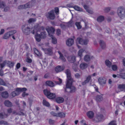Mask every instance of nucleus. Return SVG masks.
Masks as SVG:
<instances>
[{
	"mask_svg": "<svg viewBox=\"0 0 125 125\" xmlns=\"http://www.w3.org/2000/svg\"><path fill=\"white\" fill-rule=\"evenodd\" d=\"M35 37L36 41L38 42H40L41 41V39H42L41 35L38 33H37L35 34Z\"/></svg>",
	"mask_w": 125,
	"mask_h": 125,
	"instance_id": "b1692460",
	"label": "nucleus"
},
{
	"mask_svg": "<svg viewBox=\"0 0 125 125\" xmlns=\"http://www.w3.org/2000/svg\"><path fill=\"white\" fill-rule=\"evenodd\" d=\"M67 25V27H71L73 25V21L72 20L68 22H64Z\"/></svg>",
	"mask_w": 125,
	"mask_h": 125,
	"instance_id": "f704fd0d",
	"label": "nucleus"
},
{
	"mask_svg": "<svg viewBox=\"0 0 125 125\" xmlns=\"http://www.w3.org/2000/svg\"><path fill=\"white\" fill-rule=\"evenodd\" d=\"M109 125H116V124L115 123L114 121H112L109 124Z\"/></svg>",
	"mask_w": 125,
	"mask_h": 125,
	"instance_id": "774afa93",
	"label": "nucleus"
},
{
	"mask_svg": "<svg viewBox=\"0 0 125 125\" xmlns=\"http://www.w3.org/2000/svg\"><path fill=\"white\" fill-rule=\"evenodd\" d=\"M80 66L81 69L83 70L87 67V64L84 63H83L80 64Z\"/></svg>",
	"mask_w": 125,
	"mask_h": 125,
	"instance_id": "bb28decb",
	"label": "nucleus"
},
{
	"mask_svg": "<svg viewBox=\"0 0 125 125\" xmlns=\"http://www.w3.org/2000/svg\"><path fill=\"white\" fill-rule=\"evenodd\" d=\"M67 7H68L73 8V4L72 3H71L69 4H67Z\"/></svg>",
	"mask_w": 125,
	"mask_h": 125,
	"instance_id": "69168bd1",
	"label": "nucleus"
},
{
	"mask_svg": "<svg viewBox=\"0 0 125 125\" xmlns=\"http://www.w3.org/2000/svg\"><path fill=\"white\" fill-rule=\"evenodd\" d=\"M73 69L75 72H76L77 71L78 68L77 65L75 63H74L73 65Z\"/></svg>",
	"mask_w": 125,
	"mask_h": 125,
	"instance_id": "a19ab883",
	"label": "nucleus"
},
{
	"mask_svg": "<svg viewBox=\"0 0 125 125\" xmlns=\"http://www.w3.org/2000/svg\"><path fill=\"white\" fill-rule=\"evenodd\" d=\"M73 8L75 10L78 11H83V9H82L78 6L75 5L73 6Z\"/></svg>",
	"mask_w": 125,
	"mask_h": 125,
	"instance_id": "7c9ffc66",
	"label": "nucleus"
},
{
	"mask_svg": "<svg viewBox=\"0 0 125 125\" xmlns=\"http://www.w3.org/2000/svg\"><path fill=\"white\" fill-rule=\"evenodd\" d=\"M105 63L106 66L109 68H110L111 67L112 63L108 60H106L105 62Z\"/></svg>",
	"mask_w": 125,
	"mask_h": 125,
	"instance_id": "72a5a7b5",
	"label": "nucleus"
},
{
	"mask_svg": "<svg viewBox=\"0 0 125 125\" xmlns=\"http://www.w3.org/2000/svg\"><path fill=\"white\" fill-rule=\"evenodd\" d=\"M4 104L6 106L8 107H11L13 106L11 102L8 100H5L4 102Z\"/></svg>",
	"mask_w": 125,
	"mask_h": 125,
	"instance_id": "f3484780",
	"label": "nucleus"
},
{
	"mask_svg": "<svg viewBox=\"0 0 125 125\" xmlns=\"http://www.w3.org/2000/svg\"><path fill=\"white\" fill-rule=\"evenodd\" d=\"M61 33V30L59 29H57L56 31V34L57 35H59Z\"/></svg>",
	"mask_w": 125,
	"mask_h": 125,
	"instance_id": "338daca9",
	"label": "nucleus"
},
{
	"mask_svg": "<svg viewBox=\"0 0 125 125\" xmlns=\"http://www.w3.org/2000/svg\"><path fill=\"white\" fill-rule=\"evenodd\" d=\"M117 12L118 16L121 18L124 17L125 15V9L122 7L119 8Z\"/></svg>",
	"mask_w": 125,
	"mask_h": 125,
	"instance_id": "20e7f679",
	"label": "nucleus"
},
{
	"mask_svg": "<svg viewBox=\"0 0 125 125\" xmlns=\"http://www.w3.org/2000/svg\"><path fill=\"white\" fill-rule=\"evenodd\" d=\"M0 84L3 85H6V84L4 81L2 79L0 78Z\"/></svg>",
	"mask_w": 125,
	"mask_h": 125,
	"instance_id": "3c124183",
	"label": "nucleus"
},
{
	"mask_svg": "<svg viewBox=\"0 0 125 125\" xmlns=\"http://www.w3.org/2000/svg\"><path fill=\"white\" fill-rule=\"evenodd\" d=\"M58 52L60 55V57H59L60 59L62 60V61L65 62L66 61V60L62 53L60 51H58Z\"/></svg>",
	"mask_w": 125,
	"mask_h": 125,
	"instance_id": "5701e85b",
	"label": "nucleus"
},
{
	"mask_svg": "<svg viewBox=\"0 0 125 125\" xmlns=\"http://www.w3.org/2000/svg\"><path fill=\"white\" fill-rule=\"evenodd\" d=\"M74 41L71 38H69L66 41V44L67 45L69 46H70L74 44Z\"/></svg>",
	"mask_w": 125,
	"mask_h": 125,
	"instance_id": "f8f14e48",
	"label": "nucleus"
},
{
	"mask_svg": "<svg viewBox=\"0 0 125 125\" xmlns=\"http://www.w3.org/2000/svg\"><path fill=\"white\" fill-rule=\"evenodd\" d=\"M27 77H28L29 80L31 81L32 80V77L31 76V75L29 74H28L27 75Z\"/></svg>",
	"mask_w": 125,
	"mask_h": 125,
	"instance_id": "bf43d9fd",
	"label": "nucleus"
},
{
	"mask_svg": "<svg viewBox=\"0 0 125 125\" xmlns=\"http://www.w3.org/2000/svg\"><path fill=\"white\" fill-rule=\"evenodd\" d=\"M49 123L50 125H53L55 123V121L54 120H53L51 119H49Z\"/></svg>",
	"mask_w": 125,
	"mask_h": 125,
	"instance_id": "603ef678",
	"label": "nucleus"
},
{
	"mask_svg": "<svg viewBox=\"0 0 125 125\" xmlns=\"http://www.w3.org/2000/svg\"><path fill=\"white\" fill-rule=\"evenodd\" d=\"M22 30L23 32L25 35L29 34L30 33V28L27 25H23L22 27Z\"/></svg>",
	"mask_w": 125,
	"mask_h": 125,
	"instance_id": "39448f33",
	"label": "nucleus"
},
{
	"mask_svg": "<svg viewBox=\"0 0 125 125\" xmlns=\"http://www.w3.org/2000/svg\"><path fill=\"white\" fill-rule=\"evenodd\" d=\"M73 81H71L67 82L66 84V88L65 89L66 92L68 93H73L74 92L76 91V88L72 86V84Z\"/></svg>",
	"mask_w": 125,
	"mask_h": 125,
	"instance_id": "f257e3e1",
	"label": "nucleus"
},
{
	"mask_svg": "<svg viewBox=\"0 0 125 125\" xmlns=\"http://www.w3.org/2000/svg\"><path fill=\"white\" fill-rule=\"evenodd\" d=\"M49 36H50L51 35H53L55 31L54 29L52 27H51L49 28L47 30Z\"/></svg>",
	"mask_w": 125,
	"mask_h": 125,
	"instance_id": "ddd939ff",
	"label": "nucleus"
},
{
	"mask_svg": "<svg viewBox=\"0 0 125 125\" xmlns=\"http://www.w3.org/2000/svg\"><path fill=\"white\" fill-rule=\"evenodd\" d=\"M65 73L67 75V82L71 81V83L72 81H73V79L71 76L70 70L69 69L66 70L65 71Z\"/></svg>",
	"mask_w": 125,
	"mask_h": 125,
	"instance_id": "423d86ee",
	"label": "nucleus"
},
{
	"mask_svg": "<svg viewBox=\"0 0 125 125\" xmlns=\"http://www.w3.org/2000/svg\"><path fill=\"white\" fill-rule=\"evenodd\" d=\"M84 51L83 49H80L78 52V55L80 57H81L82 55V53Z\"/></svg>",
	"mask_w": 125,
	"mask_h": 125,
	"instance_id": "4c0bfd02",
	"label": "nucleus"
},
{
	"mask_svg": "<svg viewBox=\"0 0 125 125\" xmlns=\"http://www.w3.org/2000/svg\"><path fill=\"white\" fill-rule=\"evenodd\" d=\"M42 103L43 104L49 107L50 106V104L49 102L43 99Z\"/></svg>",
	"mask_w": 125,
	"mask_h": 125,
	"instance_id": "ea45409f",
	"label": "nucleus"
},
{
	"mask_svg": "<svg viewBox=\"0 0 125 125\" xmlns=\"http://www.w3.org/2000/svg\"><path fill=\"white\" fill-rule=\"evenodd\" d=\"M88 41H89L88 39L83 40V44L86 45L87 44Z\"/></svg>",
	"mask_w": 125,
	"mask_h": 125,
	"instance_id": "864d4df0",
	"label": "nucleus"
},
{
	"mask_svg": "<svg viewBox=\"0 0 125 125\" xmlns=\"http://www.w3.org/2000/svg\"><path fill=\"white\" fill-rule=\"evenodd\" d=\"M57 114V117H59L61 118L64 117L65 115V114L62 112L58 113Z\"/></svg>",
	"mask_w": 125,
	"mask_h": 125,
	"instance_id": "2f4dec72",
	"label": "nucleus"
},
{
	"mask_svg": "<svg viewBox=\"0 0 125 125\" xmlns=\"http://www.w3.org/2000/svg\"><path fill=\"white\" fill-rule=\"evenodd\" d=\"M75 76L77 78H79L81 77V75L78 73H76L75 75Z\"/></svg>",
	"mask_w": 125,
	"mask_h": 125,
	"instance_id": "e2e57ef3",
	"label": "nucleus"
},
{
	"mask_svg": "<svg viewBox=\"0 0 125 125\" xmlns=\"http://www.w3.org/2000/svg\"><path fill=\"white\" fill-rule=\"evenodd\" d=\"M118 88L120 91H125V84H119Z\"/></svg>",
	"mask_w": 125,
	"mask_h": 125,
	"instance_id": "412c9836",
	"label": "nucleus"
},
{
	"mask_svg": "<svg viewBox=\"0 0 125 125\" xmlns=\"http://www.w3.org/2000/svg\"><path fill=\"white\" fill-rule=\"evenodd\" d=\"M26 62L28 63H31L32 62V60L28 56L27 58Z\"/></svg>",
	"mask_w": 125,
	"mask_h": 125,
	"instance_id": "13d9d810",
	"label": "nucleus"
},
{
	"mask_svg": "<svg viewBox=\"0 0 125 125\" xmlns=\"http://www.w3.org/2000/svg\"><path fill=\"white\" fill-rule=\"evenodd\" d=\"M75 25L77 27L78 29H80L81 28V26L80 25V22H77L75 23Z\"/></svg>",
	"mask_w": 125,
	"mask_h": 125,
	"instance_id": "49530a36",
	"label": "nucleus"
},
{
	"mask_svg": "<svg viewBox=\"0 0 125 125\" xmlns=\"http://www.w3.org/2000/svg\"><path fill=\"white\" fill-rule=\"evenodd\" d=\"M94 58L93 56L90 57L89 55H86L84 57V59L85 62H88L89 61L90 59H92Z\"/></svg>",
	"mask_w": 125,
	"mask_h": 125,
	"instance_id": "4be33fe9",
	"label": "nucleus"
},
{
	"mask_svg": "<svg viewBox=\"0 0 125 125\" xmlns=\"http://www.w3.org/2000/svg\"><path fill=\"white\" fill-rule=\"evenodd\" d=\"M91 75H89L87 76L86 78V79L85 80L88 83L90 80L91 79Z\"/></svg>",
	"mask_w": 125,
	"mask_h": 125,
	"instance_id": "6e6d98bb",
	"label": "nucleus"
},
{
	"mask_svg": "<svg viewBox=\"0 0 125 125\" xmlns=\"http://www.w3.org/2000/svg\"><path fill=\"white\" fill-rule=\"evenodd\" d=\"M29 95L28 93H26L25 92H24L22 94V96L23 97H24L26 96H27Z\"/></svg>",
	"mask_w": 125,
	"mask_h": 125,
	"instance_id": "0e129e2a",
	"label": "nucleus"
},
{
	"mask_svg": "<svg viewBox=\"0 0 125 125\" xmlns=\"http://www.w3.org/2000/svg\"><path fill=\"white\" fill-rule=\"evenodd\" d=\"M110 10V8L109 7L105 8L104 10L105 12H108Z\"/></svg>",
	"mask_w": 125,
	"mask_h": 125,
	"instance_id": "680f3d73",
	"label": "nucleus"
},
{
	"mask_svg": "<svg viewBox=\"0 0 125 125\" xmlns=\"http://www.w3.org/2000/svg\"><path fill=\"white\" fill-rule=\"evenodd\" d=\"M55 11L56 14H58L59 12V9L58 7H56L55 8Z\"/></svg>",
	"mask_w": 125,
	"mask_h": 125,
	"instance_id": "052dcab7",
	"label": "nucleus"
},
{
	"mask_svg": "<svg viewBox=\"0 0 125 125\" xmlns=\"http://www.w3.org/2000/svg\"><path fill=\"white\" fill-rule=\"evenodd\" d=\"M27 90L26 88H17L16 89L15 91L12 92L11 93V95L13 97L18 95L20 94V92L23 91H26Z\"/></svg>",
	"mask_w": 125,
	"mask_h": 125,
	"instance_id": "f03ea898",
	"label": "nucleus"
},
{
	"mask_svg": "<svg viewBox=\"0 0 125 125\" xmlns=\"http://www.w3.org/2000/svg\"><path fill=\"white\" fill-rule=\"evenodd\" d=\"M6 4L3 1L0 2V8H3L5 7Z\"/></svg>",
	"mask_w": 125,
	"mask_h": 125,
	"instance_id": "79ce46f5",
	"label": "nucleus"
},
{
	"mask_svg": "<svg viewBox=\"0 0 125 125\" xmlns=\"http://www.w3.org/2000/svg\"><path fill=\"white\" fill-rule=\"evenodd\" d=\"M31 2H29L24 5H21L18 7L19 9H24L30 8L31 7Z\"/></svg>",
	"mask_w": 125,
	"mask_h": 125,
	"instance_id": "9d476101",
	"label": "nucleus"
},
{
	"mask_svg": "<svg viewBox=\"0 0 125 125\" xmlns=\"http://www.w3.org/2000/svg\"><path fill=\"white\" fill-rule=\"evenodd\" d=\"M99 43L103 49H104L106 47V44L105 42L103 40H101L99 42Z\"/></svg>",
	"mask_w": 125,
	"mask_h": 125,
	"instance_id": "aec40b11",
	"label": "nucleus"
},
{
	"mask_svg": "<svg viewBox=\"0 0 125 125\" xmlns=\"http://www.w3.org/2000/svg\"><path fill=\"white\" fill-rule=\"evenodd\" d=\"M8 32L5 33L3 37V38L5 39H8L10 36Z\"/></svg>",
	"mask_w": 125,
	"mask_h": 125,
	"instance_id": "c9c22d12",
	"label": "nucleus"
},
{
	"mask_svg": "<svg viewBox=\"0 0 125 125\" xmlns=\"http://www.w3.org/2000/svg\"><path fill=\"white\" fill-rule=\"evenodd\" d=\"M14 64V63L13 62H12L11 61H7V64L8 66L10 68H11L13 67Z\"/></svg>",
	"mask_w": 125,
	"mask_h": 125,
	"instance_id": "c756f323",
	"label": "nucleus"
},
{
	"mask_svg": "<svg viewBox=\"0 0 125 125\" xmlns=\"http://www.w3.org/2000/svg\"><path fill=\"white\" fill-rule=\"evenodd\" d=\"M55 101L57 103L60 104L64 102V99L62 97H58L56 98Z\"/></svg>",
	"mask_w": 125,
	"mask_h": 125,
	"instance_id": "6ab92c4d",
	"label": "nucleus"
},
{
	"mask_svg": "<svg viewBox=\"0 0 125 125\" xmlns=\"http://www.w3.org/2000/svg\"><path fill=\"white\" fill-rule=\"evenodd\" d=\"M104 19V17L102 16H100L98 17L97 19V21L99 22H101Z\"/></svg>",
	"mask_w": 125,
	"mask_h": 125,
	"instance_id": "393cba45",
	"label": "nucleus"
},
{
	"mask_svg": "<svg viewBox=\"0 0 125 125\" xmlns=\"http://www.w3.org/2000/svg\"><path fill=\"white\" fill-rule=\"evenodd\" d=\"M1 96L3 98H6L8 96V94L7 92H3L1 93Z\"/></svg>",
	"mask_w": 125,
	"mask_h": 125,
	"instance_id": "473e14b6",
	"label": "nucleus"
},
{
	"mask_svg": "<svg viewBox=\"0 0 125 125\" xmlns=\"http://www.w3.org/2000/svg\"><path fill=\"white\" fill-rule=\"evenodd\" d=\"M95 100L97 102H100L103 100V97L101 95H98L96 97Z\"/></svg>",
	"mask_w": 125,
	"mask_h": 125,
	"instance_id": "cd10ccee",
	"label": "nucleus"
},
{
	"mask_svg": "<svg viewBox=\"0 0 125 125\" xmlns=\"http://www.w3.org/2000/svg\"><path fill=\"white\" fill-rule=\"evenodd\" d=\"M64 69V67L58 66L56 67L55 68V71L56 73H57L63 71Z\"/></svg>",
	"mask_w": 125,
	"mask_h": 125,
	"instance_id": "2eb2a0df",
	"label": "nucleus"
},
{
	"mask_svg": "<svg viewBox=\"0 0 125 125\" xmlns=\"http://www.w3.org/2000/svg\"><path fill=\"white\" fill-rule=\"evenodd\" d=\"M4 124L5 125H8L7 122L4 120L0 121V124Z\"/></svg>",
	"mask_w": 125,
	"mask_h": 125,
	"instance_id": "5fc2aeb1",
	"label": "nucleus"
},
{
	"mask_svg": "<svg viewBox=\"0 0 125 125\" xmlns=\"http://www.w3.org/2000/svg\"><path fill=\"white\" fill-rule=\"evenodd\" d=\"M16 31L15 30L11 31L8 32V33H9V34L10 35V36L16 33Z\"/></svg>",
	"mask_w": 125,
	"mask_h": 125,
	"instance_id": "09e8293b",
	"label": "nucleus"
},
{
	"mask_svg": "<svg viewBox=\"0 0 125 125\" xmlns=\"http://www.w3.org/2000/svg\"><path fill=\"white\" fill-rule=\"evenodd\" d=\"M94 113L92 111H89L87 113V116L90 119L93 118L94 116Z\"/></svg>",
	"mask_w": 125,
	"mask_h": 125,
	"instance_id": "dca6fc26",
	"label": "nucleus"
},
{
	"mask_svg": "<svg viewBox=\"0 0 125 125\" xmlns=\"http://www.w3.org/2000/svg\"><path fill=\"white\" fill-rule=\"evenodd\" d=\"M83 40L80 38H78L77 39V42H78L79 44L82 45L83 44Z\"/></svg>",
	"mask_w": 125,
	"mask_h": 125,
	"instance_id": "37998d69",
	"label": "nucleus"
},
{
	"mask_svg": "<svg viewBox=\"0 0 125 125\" xmlns=\"http://www.w3.org/2000/svg\"><path fill=\"white\" fill-rule=\"evenodd\" d=\"M106 79L104 77H101L98 79V81L99 84L102 86L106 84Z\"/></svg>",
	"mask_w": 125,
	"mask_h": 125,
	"instance_id": "9b49d317",
	"label": "nucleus"
},
{
	"mask_svg": "<svg viewBox=\"0 0 125 125\" xmlns=\"http://www.w3.org/2000/svg\"><path fill=\"white\" fill-rule=\"evenodd\" d=\"M60 25L61 28L63 29H64L67 27L66 24H61Z\"/></svg>",
	"mask_w": 125,
	"mask_h": 125,
	"instance_id": "8fccbe9b",
	"label": "nucleus"
},
{
	"mask_svg": "<svg viewBox=\"0 0 125 125\" xmlns=\"http://www.w3.org/2000/svg\"><path fill=\"white\" fill-rule=\"evenodd\" d=\"M46 84L47 85L51 87H53L55 86L54 83L51 81H47L46 82Z\"/></svg>",
	"mask_w": 125,
	"mask_h": 125,
	"instance_id": "a878e982",
	"label": "nucleus"
},
{
	"mask_svg": "<svg viewBox=\"0 0 125 125\" xmlns=\"http://www.w3.org/2000/svg\"><path fill=\"white\" fill-rule=\"evenodd\" d=\"M41 49L44 52L45 54L49 55H51L52 53V48H44L43 47H41Z\"/></svg>",
	"mask_w": 125,
	"mask_h": 125,
	"instance_id": "6e6552de",
	"label": "nucleus"
},
{
	"mask_svg": "<svg viewBox=\"0 0 125 125\" xmlns=\"http://www.w3.org/2000/svg\"><path fill=\"white\" fill-rule=\"evenodd\" d=\"M112 69L114 71H116L117 70V67L116 65H113L112 66Z\"/></svg>",
	"mask_w": 125,
	"mask_h": 125,
	"instance_id": "de8ad7c7",
	"label": "nucleus"
},
{
	"mask_svg": "<svg viewBox=\"0 0 125 125\" xmlns=\"http://www.w3.org/2000/svg\"><path fill=\"white\" fill-rule=\"evenodd\" d=\"M43 93L47 97L50 99H53L55 97L56 95L55 94L51 93L50 91L48 90H44L43 91Z\"/></svg>",
	"mask_w": 125,
	"mask_h": 125,
	"instance_id": "7ed1b4c3",
	"label": "nucleus"
},
{
	"mask_svg": "<svg viewBox=\"0 0 125 125\" xmlns=\"http://www.w3.org/2000/svg\"><path fill=\"white\" fill-rule=\"evenodd\" d=\"M48 15L47 16V18H49L51 20L54 19L55 16L54 13V12L53 10H51L48 13Z\"/></svg>",
	"mask_w": 125,
	"mask_h": 125,
	"instance_id": "1a4fd4ad",
	"label": "nucleus"
},
{
	"mask_svg": "<svg viewBox=\"0 0 125 125\" xmlns=\"http://www.w3.org/2000/svg\"><path fill=\"white\" fill-rule=\"evenodd\" d=\"M40 34L42 39H44L46 38V32H42Z\"/></svg>",
	"mask_w": 125,
	"mask_h": 125,
	"instance_id": "58836bf2",
	"label": "nucleus"
},
{
	"mask_svg": "<svg viewBox=\"0 0 125 125\" xmlns=\"http://www.w3.org/2000/svg\"><path fill=\"white\" fill-rule=\"evenodd\" d=\"M50 36L52 39V43L54 44L56 43L57 42V40L55 38L53 35H51Z\"/></svg>",
	"mask_w": 125,
	"mask_h": 125,
	"instance_id": "e433bc0d",
	"label": "nucleus"
},
{
	"mask_svg": "<svg viewBox=\"0 0 125 125\" xmlns=\"http://www.w3.org/2000/svg\"><path fill=\"white\" fill-rule=\"evenodd\" d=\"M36 19L35 18H31L28 21V22L29 23L34 22L36 21Z\"/></svg>",
	"mask_w": 125,
	"mask_h": 125,
	"instance_id": "c03bdc74",
	"label": "nucleus"
},
{
	"mask_svg": "<svg viewBox=\"0 0 125 125\" xmlns=\"http://www.w3.org/2000/svg\"><path fill=\"white\" fill-rule=\"evenodd\" d=\"M53 116L57 117V113H56L52 111L50 113Z\"/></svg>",
	"mask_w": 125,
	"mask_h": 125,
	"instance_id": "4d7b16f0",
	"label": "nucleus"
},
{
	"mask_svg": "<svg viewBox=\"0 0 125 125\" xmlns=\"http://www.w3.org/2000/svg\"><path fill=\"white\" fill-rule=\"evenodd\" d=\"M67 59L69 62L71 63H73L76 61L75 57L74 56H69L68 57Z\"/></svg>",
	"mask_w": 125,
	"mask_h": 125,
	"instance_id": "4468645a",
	"label": "nucleus"
},
{
	"mask_svg": "<svg viewBox=\"0 0 125 125\" xmlns=\"http://www.w3.org/2000/svg\"><path fill=\"white\" fill-rule=\"evenodd\" d=\"M6 64H7V61L5 60L2 63L0 64L1 67V68H3Z\"/></svg>",
	"mask_w": 125,
	"mask_h": 125,
	"instance_id": "a18cd8bd",
	"label": "nucleus"
},
{
	"mask_svg": "<svg viewBox=\"0 0 125 125\" xmlns=\"http://www.w3.org/2000/svg\"><path fill=\"white\" fill-rule=\"evenodd\" d=\"M33 50L35 54H36L38 56L41 57L42 56V54L41 53H40L38 51L36 48H34Z\"/></svg>",
	"mask_w": 125,
	"mask_h": 125,
	"instance_id": "c85d7f7f",
	"label": "nucleus"
},
{
	"mask_svg": "<svg viewBox=\"0 0 125 125\" xmlns=\"http://www.w3.org/2000/svg\"><path fill=\"white\" fill-rule=\"evenodd\" d=\"M41 24H36L34 26V29L33 30V31H31V32L33 34L37 32L38 31H40V28L41 26Z\"/></svg>",
	"mask_w": 125,
	"mask_h": 125,
	"instance_id": "0eeeda50",
	"label": "nucleus"
},
{
	"mask_svg": "<svg viewBox=\"0 0 125 125\" xmlns=\"http://www.w3.org/2000/svg\"><path fill=\"white\" fill-rule=\"evenodd\" d=\"M103 116L101 114L98 115L96 118L95 120L96 122H99L101 121L103 118Z\"/></svg>",
	"mask_w": 125,
	"mask_h": 125,
	"instance_id": "a211bd4d",
	"label": "nucleus"
}]
</instances>
